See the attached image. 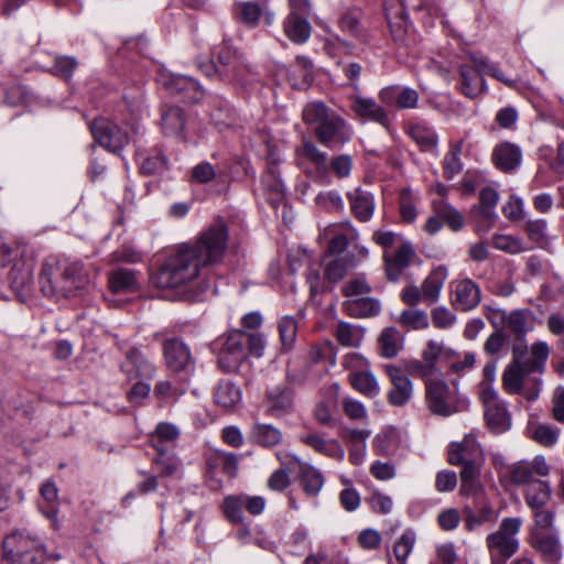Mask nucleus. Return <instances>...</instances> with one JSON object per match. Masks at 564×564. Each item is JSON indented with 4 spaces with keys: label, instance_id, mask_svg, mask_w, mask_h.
I'll return each instance as SVG.
<instances>
[{
    "label": "nucleus",
    "instance_id": "1",
    "mask_svg": "<svg viewBox=\"0 0 564 564\" xmlns=\"http://www.w3.org/2000/svg\"><path fill=\"white\" fill-rule=\"evenodd\" d=\"M302 117L306 124L314 126L316 139L328 149L340 148L352 138L350 124L323 102L306 105Z\"/></svg>",
    "mask_w": 564,
    "mask_h": 564
},
{
    "label": "nucleus",
    "instance_id": "2",
    "mask_svg": "<svg viewBox=\"0 0 564 564\" xmlns=\"http://www.w3.org/2000/svg\"><path fill=\"white\" fill-rule=\"evenodd\" d=\"M202 265L187 245H180L163 264L152 274V282L159 289H178L198 278Z\"/></svg>",
    "mask_w": 564,
    "mask_h": 564
},
{
    "label": "nucleus",
    "instance_id": "3",
    "mask_svg": "<svg viewBox=\"0 0 564 564\" xmlns=\"http://www.w3.org/2000/svg\"><path fill=\"white\" fill-rule=\"evenodd\" d=\"M39 282L44 295L50 296L59 293L64 296L73 295L76 290L84 288L86 275L83 264L72 262L59 264L58 262H45L42 265Z\"/></svg>",
    "mask_w": 564,
    "mask_h": 564
},
{
    "label": "nucleus",
    "instance_id": "4",
    "mask_svg": "<svg viewBox=\"0 0 564 564\" xmlns=\"http://www.w3.org/2000/svg\"><path fill=\"white\" fill-rule=\"evenodd\" d=\"M228 240V227L221 218H217L197 236L194 242L186 245L202 268L206 269L224 261Z\"/></svg>",
    "mask_w": 564,
    "mask_h": 564
},
{
    "label": "nucleus",
    "instance_id": "5",
    "mask_svg": "<svg viewBox=\"0 0 564 564\" xmlns=\"http://www.w3.org/2000/svg\"><path fill=\"white\" fill-rule=\"evenodd\" d=\"M3 558L8 564H43L44 544L25 530H13L3 538Z\"/></svg>",
    "mask_w": 564,
    "mask_h": 564
},
{
    "label": "nucleus",
    "instance_id": "6",
    "mask_svg": "<svg viewBox=\"0 0 564 564\" xmlns=\"http://www.w3.org/2000/svg\"><path fill=\"white\" fill-rule=\"evenodd\" d=\"M521 525L522 519L519 517L505 518L498 530L487 535L486 545L491 564H506V561L517 553Z\"/></svg>",
    "mask_w": 564,
    "mask_h": 564
},
{
    "label": "nucleus",
    "instance_id": "7",
    "mask_svg": "<svg viewBox=\"0 0 564 564\" xmlns=\"http://www.w3.org/2000/svg\"><path fill=\"white\" fill-rule=\"evenodd\" d=\"M89 128L99 145L112 153H120L131 140L127 130L105 117L95 119Z\"/></svg>",
    "mask_w": 564,
    "mask_h": 564
},
{
    "label": "nucleus",
    "instance_id": "8",
    "mask_svg": "<svg viewBox=\"0 0 564 564\" xmlns=\"http://www.w3.org/2000/svg\"><path fill=\"white\" fill-rule=\"evenodd\" d=\"M425 403L432 414L443 417L458 411L455 395L442 377L425 386Z\"/></svg>",
    "mask_w": 564,
    "mask_h": 564
},
{
    "label": "nucleus",
    "instance_id": "9",
    "mask_svg": "<svg viewBox=\"0 0 564 564\" xmlns=\"http://www.w3.org/2000/svg\"><path fill=\"white\" fill-rule=\"evenodd\" d=\"M247 358L243 330L231 332L218 354V366L225 372L236 371Z\"/></svg>",
    "mask_w": 564,
    "mask_h": 564
},
{
    "label": "nucleus",
    "instance_id": "10",
    "mask_svg": "<svg viewBox=\"0 0 564 564\" xmlns=\"http://www.w3.org/2000/svg\"><path fill=\"white\" fill-rule=\"evenodd\" d=\"M386 372L391 382V389L387 393L388 403L397 408L404 406L413 395L412 381L401 368L394 365H388Z\"/></svg>",
    "mask_w": 564,
    "mask_h": 564
},
{
    "label": "nucleus",
    "instance_id": "11",
    "mask_svg": "<svg viewBox=\"0 0 564 564\" xmlns=\"http://www.w3.org/2000/svg\"><path fill=\"white\" fill-rule=\"evenodd\" d=\"M528 352H523L521 347L512 349V359L503 370L502 387L510 394H519L522 391L524 378L534 371L527 370L524 361Z\"/></svg>",
    "mask_w": 564,
    "mask_h": 564
},
{
    "label": "nucleus",
    "instance_id": "12",
    "mask_svg": "<svg viewBox=\"0 0 564 564\" xmlns=\"http://www.w3.org/2000/svg\"><path fill=\"white\" fill-rule=\"evenodd\" d=\"M458 74L457 89L465 97L476 99L487 90L486 82L482 78L485 73L474 62L471 64H460Z\"/></svg>",
    "mask_w": 564,
    "mask_h": 564
},
{
    "label": "nucleus",
    "instance_id": "13",
    "mask_svg": "<svg viewBox=\"0 0 564 564\" xmlns=\"http://www.w3.org/2000/svg\"><path fill=\"white\" fill-rule=\"evenodd\" d=\"M163 356L166 367L174 371H189L194 361L186 344L177 338H170L163 343Z\"/></svg>",
    "mask_w": 564,
    "mask_h": 564
},
{
    "label": "nucleus",
    "instance_id": "14",
    "mask_svg": "<svg viewBox=\"0 0 564 564\" xmlns=\"http://www.w3.org/2000/svg\"><path fill=\"white\" fill-rule=\"evenodd\" d=\"M453 305L456 310L468 312L478 306L481 300L479 285L471 279L452 282Z\"/></svg>",
    "mask_w": 564,
    "mask_h": 564
},
{
    "label": "nucleus",
    "instance_id": "15",
    "mask_svg": "<svg viewBox=\"0 0 564 564\" xmlns=\"http://www.w3.org/2000/svg\"><path fill=\"white\" fill-rule=\"evenodd\" d=\"M169 91L184 102L196 104L204 97V89L197 80L189 76L172 75L164 83Z\"/></svg>",
    "mask_w": 564,
    "mask_h": 564
},
{
    "label": "nucleus",
    "instance_id": "16",
    "mask_svg": "<svg viewBox=\"0 0 564 564\" xmlns=\"http://www.w3.org/2000/svg\"><path fill=\"white\" fill-rule=\"evenodd\" d=\"M530 324V314L524 310H514L505 316L503 326L513 336L512 349L521 347L523 352H528L525 336L531 329Z\"/></svg>",
    "mask_w": 564,
    "mask_h": 564
},
{
    "label": "nucleus",
    "instance_id": "17",
    "mask_svg": "<svg viewBox=\"0 0 564 564\" xmlns=\"http://www.w3.org/2000/svg\"><path fill=\"white\" fill-rule=\"evenodd\" d=\"M265 404L268 414L280 417L291 413L294 409V391L292 388L280 384L267 391Z\"/></svg>",
    "mask_w": 564,
    "mask_h": 564
},
{
    "label": "nucleus",
    "instance_id": "18",
    "mask_svg": "<svg viewBox=\"0 0 564 564\" xmlns=\"http://www.w3.org/2000/svg\"><path fill=\"white\" fill-rule=\"evenodd\" d=\"M531 545L547 563H556L562 557L561 542L554 532L532 530Z\"/></svg>",
    "mask_w": 564,
    "mask_h": 564
},
{
    "label": "nucleus",
    "instance_id": "19",
    "mask_svg": "<svg viewBox=\"0 0 564 564\" xmlns=\"http://www.w3.org/2000/svg\"><path fill=\"white\" fill-rule=\"evenodd\" d=\"M415 251L409 241H404L393 254H384L386 276L391 282H397L403 271L411 264Z\"/></svg>",
    "mask_w": 564,
    "mask_h": 564
},
{
    "label": "nucleus",
    "instance_id": "20",
    "mask_svg": "<svg viewBox=\"0 0 564 564\" xmlns=\"http://www.w3.org/2000/svg\"><path fill=\"white\" fill-rule=\"evenodd\" d=\"M350 100V108L357 117L362 120L377 122L384 128L389 127L390 120L387 111L375 99L352 95Z\"/></svg>",
    "mask_w": 564,
    "mask_h": 564
},
{
    "label": "nucleus",
    "instance_id": "21",
    "mask_svg": "<svg viewBox=\"0 0 564 564\" xmlns=\"http://www.w3.org/2000/svg\"><path fill=\"white\" fill-rule=\"evenodd\" d=\"M481 457L480 448L473 437H465L460 443H454L448 449V463L458 465H478Z\"/></svg>",
    "mask_w": 564,
    "mask_h": 564
},
{
    "label": "nucleus",
    "instance_id": "22",
    "mask_svg": "<svg viewBox=\"0 0 564 564\" xmlns=\"http://www.w3.org/2000/svg\"><path fill=\"white\" fill-rule=\"evenodd\" d=\"M121 370L129 379L142 378L151 380L154 378L155 366L139 349L132 348L127 354V361L122 364Z\"/></svg>",
    "mask_w": 564,
    "mask_h": 564
},
{
    "label": "nucleus",
    "instance_id": "23",
    "mask_svg": "<svg viewBox=\"0 0 564 564\" xmlns=\"http://www.w3.org/2000/svg\"><path fill=\"white\" fill-rule=\"evenodd\" d=\"M491 160L498 170L510 173L520 166L522 151L514 143L503 142L495 147Z\"/></svg>",
    "mask_w": 564,
    "mask_h": 564
},
{
    "label": "nucleus",
    "instance_id": "24",
    "mask_svg": "<svg viewBox=\"0 0 564 564\" xmlns=\"http://www.w3.org/2000/svg\"><path fill=\"white\" fill-rule=\"evenodd\" d=\"M346 195L354 217L358 221L368 223L375 213L373 195L359 187L348 192Z\"/></svg>",
    "mask_w": 564,
    "mask_h": 564
},
{
    "label": "nucleus",
    "instance_id": "25",
    "mask_svg": "<svg viewBox=\"0 0 564 564\" xmlns=\"http://www.w3.org/2000/svg\"><path fill=\"white\" fill-rule=\"evenodd\" d=\"M186 113L178 106H164L161 112V128L165 135L185 138Z\"/></svg>",
    "mask_w": 564,
    "mask_h": 564
},
{
    "label": "nucleus",
    "instance_id": "26",
    "mask_svg": "<svg viewBox=\"0 0 564 564\" xmlns=\"http://www.w3.org/2000/svg\"><path fill=\"white\" fill-rule=\"evenodd\" d=\"M234 13L240 22L250 28L257 26L262 15L267 24H271L274 20L273 12L265 11L259 3L251 1L236 2L234 4Z\"/></svg>",
    "mask_w": 564,
    "mask_h": 564
},
{
    "label": "nucleus",
    "instance_id": "27",
    "mask_svg": "<svg viewBox=\"0 0 564 564\" xmlns=\"http://www.w3.org/2000/svg\"><path fill=\"white\" fill-rule=\"evenodd\" d=\"M343 311L354 318H369L380 314L381 303L370 296L349 299L343 302Z\"/></svg>",
    "mask_w": 564,
    "mask_h": 564
},
{
    "label": "nucleus",
    "instance_id": "28",
    "mask_svg": "<svg viewBox=\"0 0 564 564\" xmlns=\"http://www.w3.org/2000/svg\"><path fill=\"white\" fill-rule=\"evenodd\" d=\"M285 36L295 44H303L308 41L312 26L305 17L289 13L283 21Z\"/></svg>",
    "mask_w": 564,
    "mask_h": 564
},
{
    "label": "nucleus",
    "instance_id": "29",
    "mask_svg": "<svg viewBox=\"0 0 564 564\" xmlns=\"http://www.w3.org/2000/svg\"><path fill=\"white\" fill-rule=\"evenodd\" d=\"M300 441L317 453L337 460H343L345 457V451L336 440H324L318 434H305L300 436Z\"/></svg>",
    "mask_w": 564,
    "mask_h": 564
},
{
    "label": "nucleus",
    "instance_id": "30",
    "mask_svg": "<svg viewBox=\"0 0 564 564\" xmlns=\"http://www.w3.org/2000/svg\"><path fill=\"white\" fill-rule=\"evenodd\" d=\"M11 289L20 297L29 294L33 282V268L30 263H15L9 273Z\"/></svg>",
    "mask_w": 564,
    "mask_h": 564
},
{
    "label": "nucleus",
    "instance_id": "31",
    "mask_svg": "<svg viewBox=\"0 0 564 564\" xmlns=\"http://www.w3.org/2000/svg\"><path fill=\"white\" fill-rule=\"evenodd\" d=\"M241 401V390L229 380L220 381L214 391V402L221 409L229 411Z\"/></svg>",
    "mask_w": 564,
    "mask_h": 564
},
{
    "label": "nucleus",
    "instance_id": "32",
    "mask_svg": "<svg viewBox=\"0 0 564 564\" xmlns=\"http://www.w3.org/2000/svg\"><path fill=\"white\" fill-rule=\"evenodd\" d=\"M219 80L245 88L257 80V74L251 69L248 63L241 58L234 67L229 68Z\"/></svg>",
    "mask_w": 564,
    "mask_h": 564
},
{
    "label": "nucleus",
    "instance_id": "33",
    "mask_svg": "<svg viewBox=\"0 0 564 564\" xmlns=\"http://www.w3.org/2000/svg\"><path fill=\"white\" fill-rule=\"evenodd\" d=\"M525 503L530 509L545 507L551 499V487L547 481L536 479L530 481L524 492Z\"/></svg>",
    "mask_w": 564,
    "mask_h": 564
},
{
    "label": "nucleus",
    "instance_id": "34",
    "mask_svg": "<svg viewBox=\"0 0 564 564\" xmlns=\"http://www.w3.org/2000/svg\"><path fill=\"white\" fill-rule=\"evenodd\" d=\"M180 436L178 429L171 423H159L150 435V444L154 449H172Z\"/></svg>",
    "mask_w": 564,
    "mask_h": 564
},
{
    "label": "nucleus",
    "instance_id": "35",
    "mask_svg": "<svg viewBox=\"0 0 564 564\" xmlns=\"http://www.w3.org/2000/svg\"><path fill=\"white\" fill-rule=\"evenodd\" d=\"M362 12L359 9H350L345 11L339 20L338 24L340 30L349 36L365 41L366 35L364 33V26L361 23Z\"/></svg>",
    "mask_w": 564,
    "mask_h": 564
},
{
    "label": "nucleus",
    "instance_id": "36",
    "mask_svg": "<svg viewBox=\"0 0 564 564\" xmlns=\"http://www.w3.org/2000/svg\"><path fill=\"white\" fill-rule=\"evenodd\" d=\"M109 286L112 293H127L137 290V279L132 270L118 269L109 274Z\"/></svg>",
    "mask_w": 564,
    "mask_h": 564
},
{
    "label": "nucleus",
    "instance_id": "37",
    "mask_svg": "<svg viewBox=\"0 0 564 564\" xmlns=\"http://www.w3.org/2000/svg\"><path fill=\"white\" fill-rule=\"evenodd\" d=\"M409 135L422 151L429 152L437 147L438 139L436 132L425 124H412L409 129Z\"/></svg>",
    "mask_w": 564,
    "mask_h": 564
},
{
    "label": "nucleus",
    "instance_id": "38",
    "mask_svg": "<svg viewBox=\"0 0 564 564\" xmlns=\"http://www.w3.org/2000/svg\"><path fill=\"white\" fill-rule=\"evenodd\" d=\"M299 479L304 492L310 497L317 496L324 485L321 471L308 465L301 467Z\"/></svg>",
    "mask_w": 564,
    "mask_h": 564
},
{
    "label": "nucleus",
    "instance_id": "39",
    "mask_svg": "<svg viewBox=\"0 0 564 564\" xmlns=\"http://www.w3.org/2000/svg\"><path fill=\"white\" fill-rule=\"evenodd\" d=\"M463 152V140L449 142V149L443 161L444 176L447 180L454 178L463 170L460 155Z\"/></svg>",
    "mask_w": 564,
    "mask_h": 564
},
{
    "label": "nucleus",
    "instance_id": "40",
    "mask_svg": "<svg viewBox=\"0 0 564 564\" xmlns=\"http://www.w3.org/2000/svg\"><path fill=\"white\" fill-rule=\"evenodd\" d=\"M334 336L341 346L358 347L362 340L364 332L356 325L339 322L335 328Z\"/></svg>",
    "mask_w": 564,
    "mask_h": 564
},
{
    "label": "nucleus",
    "instance_id": "41",
    "mask_svg": "<svg viewBox=\"0 0 564 564\" xmlns=\"http://www.w3.org/2000/svg\"><path fill=\"white\" fill-rule=\"evenodd\" d=\"M460 470V494L474 496L481 489L479 465H463Z\"/></svg>",
    "mask_w": 564,
    "mask_h": 564
},
{
    "label": "nucleus",
    "instance_id": "42",
    "mask_svg": "<svg viewBox=\"0 0 564 564\" xmlns=\"http://www.w3.org/2000/svg\"><path fill=\"white\" fill-rule=\"evenodd\" d=\"M434 212L442 221L445 223L453 231H459L464 227L463 215L445 200L441 199L433 204Z\"/></svg>",
    "mask_w": 564,
    "mask_h": 564
},
{
    "label": "nucleus",
    "instance_id": "43",
    "mask_svg": "<svg viewBox=\"0 0 564 564\" xmlns=\"http://www.w3.org/2000/svg\"><path fill=\"white\" fill-rule=\"evenodd\" d=\"M405 371L416 378L424 380L425 386L429 381H435L442 377V372L437 366H431L423 359H413L405 362Z\"/></svg>",
    "mask_w": 564,
    "mask_h": 564
},
{
    "label": "nucleus",
    "instance_id": "44",
    "mask_svg": "<svg viewBox=\"0 0 564 564\" xmlns=\"http://www.w3.org/2000/svg\"><path fill=\"white\" fill-rule=\"evenodd\" d=\"M379 348L384 358H393L401 349L400 333L394 327H386L379 338Z\"/></svg>",
    "mask_w": 564,
    "mask_h": 564
},
{
    "label": "nucleus",
    "instance_id": "45",
    "mask_svg": "<svg viewBox=\"0 0 564 564\" xmlns=\"http://www.w3.org/2000/svg\"><path fill=\"white\" fill-rule=\"evenodd\" d=\"M351 386L366 397L373 398L379 393V384L369 371H359L350 375Z\"/></svg>",
    "mask_w": 564,
    "mask_h": 564
},
{
    "label": "nucleus",
    "instance_id": "46",
    "mask_svg": "<svg viewBox=\"0 0 564 564\" xmlns=\"http://www.w3.org/2000/svg\"><path fill=\"white\" fill-rule=\"evenodd\" d=\"M252 437L257 444L263 447H272L281 442L282 433L273 425L256 424L252 429Z\"/></svg>",
    "mask_w": 564,
    "mask_h": 564
},
{
    "label": "nucleus",
    "instance_id": "47",
    "mask_svg": "<svg viewBox=\"0 0 564 564\" xmlns=\"http://www.w3.org/2000/svg\"><path fill=\"white\" fill-rule=\"evenodd\" d=\"M444 285V278L440 272H431L422 282L421 291L424 297V303L433 304L438 301L441 290Z\"/></svg>",
    "mask_w": 564,
    "mask_h": 564
},
{
    "label": "nucleus",
    "instance_id": "48",
    "mask_svg": "<svg viewBox=\"0 0 564 564\" xmlns=\"http://www.w3.org/2000/svg\"><path fill=\"white\" fill-rule=\"evenodd\" d=\"M485 419L494 433H502L509 427L508 413L503 403L485 409Z\"/></svg>",
    "mask_w": 564,
    "mask_h": 564
},
{
    "label": "nucleus",
    "instance_id": "49",
    "mask_svg": "<svg viewBox=\"0 0 564 564\" xmlns=\"http://www.w3.org/2000/svg\"><path fill=\"white\" fill-rule=\"evenodd\" d=\"M302 154L315 166L318 175L324 176L328 172L327 153L321 151L313 142L304 141Z\"/></svg>",
    "mask_w": 564,
    "mask_h": 564
},
{
    "label": "nucleus",
    "instance_id": "50",
    "mask_svg": "<svg viewBox=\"0 0 564 564\" xmlns=\"http://www.w3.org/2000/svg\"><path fill=\"white\" fill-rule=\"evenodd\" d=\"M469 58L470 62H474L479 69L484 70L485 74L492 76L494 78L503 83L508 87L516 86V80L506 76L505 73L496 64L490 63L487 57L470 54Z\"/></svg>",
    "mask_w": 564,
    "mask_h": 564
},
{
    "label": "nucleus",
    "instance_id": "51",
    "mask_svg": "<svg viewBox=\"0 0 564 564\" xmlns=\"http://www.w3.org/2000/svg\"><path fill=\"white\" fill-rule=\"evenodd\" d=\"M243 500L241 495L227 496L223 502V512L225 518L231 523H243Z\"/></svg>",
    "mask_w": 564,
    "mask_h": 564
},
{
    "label": "nucleus",
    "instance_id": "52",
    "mask_svg": "<svg viewBox=\"0 0 564 564\" xmlns=\"http://www.w3.org/2000/svg\"><path fill=\"white\" fill-rule=\"evenodd\" d=\"M550 350L544 341H539L531 347V357L524 358L527 362V370L534 372H543L545 362L547 360Z\"/></svg>",
    "mask_w": 564,
    "mask_h": 564
},
{
    "label": "nucleus",
    "instance_id": "53",
    "mask_svg": "<svg viewBox=\"0 0 564 564\" xmlns=\"http://www.w3.org/2000/svg\"><path fill=\"white\" fill-rule=\"evenodd\" d=\"M156 456L153 458V465L161 476L173 475L178 466L175 455L171 449H155Z\"/></svg>",
    "mask_w": 564,
    "mask_h": 564
},
{
    "label": "nucleus",
    "instance_id": "54",
    "mask_svg": "<svg viewBox=\"0 0 564 564\" xmlns=\"http://www.w3.org/2000/svg\"><path fill=\"white\" fill-rule=\"evenodd\" d=\"M492 508L490 506H482L478 512L470 508L464 510V522L468 531H475L482 524L492 520Z\"/></svg>",
    "mask_w": 564,
    "mask_h": 564
},
{
    "label": "nucleus",
    "instance_id": "55",
    "mask_svg": "<svg viewBox=\"0 0 564 564\" xmlns=\"http://www.w3.org/2000/svg\"><path fill=\"white\" fill-rule=\"evenodd\" d=\"M399 323L406 328L425 329L429 327V317L423 310L409 308L402 311Z\"/></svg>",
    "mask_w": 564,
    "mask_h": 564
},
{
    "label": "nucleus",
    "instance_id": "56",
    "mask_svg": "<svg viewBox=\"0 0 564 564\" xmlns=\"http://www.w3.org/2000/svg\"><path fill=\"white\" fill-rule=\"evenodd\" d=\"M217 58V65L220 68L219 78L227 72L229 68L234 67V65L242 58L237 51H235L230 45L226 42L223 43L221 46L218 47L217 52L214 53Z\"/></svg>",
    "mask_w": 564,
    "mask_h": 564
},
{
    "label": "nucleus",
    "instance_id": "57",
    "mask_svg": "<svg viewBox=\"0 0 564 564\" xmlns=\"http://www.w3.org/2000/svg\"><path fill=\"white\" fill-rule=\"evenodd\" d=\"M471 216L476 224L477 232H487L494 226L497 219L495 209L475 205L471 208Z\"/></svg>",
    "mask_w": 564,
    "mask_h": 564
},
{
    "label": "nucleus",
    "instance_id": "58",
    "mask_svg": "<svg viewBox=\"0 0 564 564\" xmlns=\"http://www.w3.org/2000/svg\"><path fill=\"white\" fill-rule=\"evenodd\" d=\"M352 256L351 257H337L334 260L329 261L326 264L325 268V276L329 282H338L341 280L345 274L347 273V270L349 268V264L352 262Z\"/></svg>",
    "mask_w": 564,
    "mask_h": 564
},
{
    "label": "nucleus",
    "instance_id": "59",
    "mask_svg": "<svg viewBox=\"0 0 564 564\" xmlns=\"http://www.w3.org/2000/svg\"><path fill=\"white\" fill-rule=\"evenodd\" d=\"M78 66V62L73 56L58 55L55 57L54 65L51 68V73L66 82H68L75 69Z\"/></svg>",
    "mask_w": 564,
    "mask_h": 564
},
{
    "label": "nucleus",
    "instance_id": "60",
    "mask_svg": "<svg viewBox=\"0 0 564 564\" xmlns=\"http://www.w3.org/2000/svg\"><path fill=\"white\" fill-rule=\"evenodd\" d=\"M492 246L501 251L517 254L523 251H527V248L523 241L519 238L509 236V235H495L492 237Z\"/></svg>",
    "mask_w": 564,
    "mask_h": 564
},
{
    "label": "nucleus",
    "instance_id": "61",
    "mask_svg": "<svg viewBox=\"0 0 564 564\" xmlns=\"http://www.w3.org/2000/svg\"><path fill=\"white\" fill-rule=\"evenodd\" d=\"M386 18L388 20L393 40L395 42H402L409 29L408 17L404 10L400 8L394 18H391L390 13L387 12Z\"/></svg>",
    "mask_w": 564,
    "mask_h": 564
},
{
    "label": "nucleus",
    "instance_id": "62",
    "mask_svg": "<svg viewBox=\"0 0 564 564\" xmlns=\"http://www.w3.org/2000/svg\"><path fill=\"white\" fill-rule=\"evenodd\" d=\"M278 328L282 346L285 349H290L293 346L297 334L296 321L294 317L284 316L280 319Z\"/></svg>",
    "mask_w": 564,
    "mask_h": 564
},
{
    "label": "nucleus",
    "instance_id": "63",
    "mask_svg": "<svg viewBox=\"0 0 564 564\" xmlns=\"http://www.w3.org/2000/svg\"><path fill=\"white\" fill-rule=\"evenodd\" d=\"M415 544V534L412 531H405L395 542L393 554L400 564H406V558Z\"/></svg>",
    "mask_w": 564,
    "mask_h": 564
},
{
    "label": "nucleus",
    "instance_id": "64",
    "mask_svg": "<svg viewBox=\"0 0 564 564\" xmlns=\"http://www.w3.org/2000/svg\"><path fill=\"white\" fill-rule=\"evenodd\" d=\"M558 429H554L546 424H538L531 430V438L540 445L553 446L558 438Z\"/></svg>",
    "mask_w": 564,
    "mask_h": 564
}]
</instances>
